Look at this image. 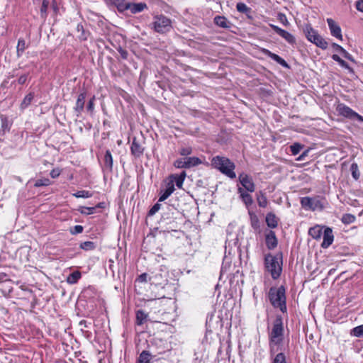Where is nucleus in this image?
Here are the masks:
<instances>
[{"label": "nucleus", "instance_id": "680f3d73", "mask_svg": "<svg viewBox=\"0 0 363 363\" xmlns=\"http://www.w3.org/2000/svg\"><path fill=\"white\" fill-rule=\"evenodd\" d=\"M332 58L333 60L338 63L342 60V59L337 55L335 54L333 55Z\"/></svg>", "mask_w": 363, "mask_h": 363}, {"label": "nucleus", "instance_id": "f704fd0d", "mask_svg": "<svg viewBox=\"0 0 363 363\" xmlns=\"http://www.w3.org/2000/svg\"><path fill=\"white\" fill-rule=\"evenodd\" d=\"M150 360L151 354L147 351L142 352L138 358L139 363H150Z\"/></svg>", "mask_w": 363, "mask_h": 363}, {"label": "nucleus", "instance_id": "a19ab883", "mask_svg": "<svg viewBox=\"0 0 363 363\" xmlns=\"http://www.w3.org/2000/svg\"><path fill=\"white\" fill-rule=\"evenodd\" d=\"M96 207H86V206H80L78 208V211L83 215H90L93 214L95 212Z\"/></svg>", "mask_w": 363, "mask_h": 363}, {"label": "nucleus", "instance_id": "603ef678", "mask_svg": "<svg viewBox=\"0 0 363 363\" xmlns=\"http://www.w3.org/2000/svg\"><path fill=\"white\" fill-rule=\"evenodd\" d=\"M84 228L82 225H77L74 227V230H71L72 234H79L83 232Z\"/></svg>", "mask_w": 363, "mask_h": 363}, {"label": "nucleus", "instance_id": "b1692460", "mask_svg": "<svg viewBox=\"0 0 363 363\" xmlns=\"http://www.w3.org/2000/svg\"><path fill=\"white\" fill-rule=\"evenodd\" d=\"M263 52L265 55H267L268 57H269L271 59L274 60V61H276L277 62L280 64L281 65L287 67V63L286 62V61L284 59H282L281 57H279L278 55L273 53L266 49H264L263 50Z\"/></svg>", "mask_w": 363, "mask_h": 363}, {"label": "nucleus", "instance_id": "393cba45", "mask_svg": "<svg viewBox=\"0 0 363 363\" xmlns=\"http://www.w3.org/2000/svg\"><path fill=\"white\" fill-rule=\"evenodd\" d=\"M323 228L320 225L312 227L308 230V234L314 239H320L323 235Z\"/></svg>", "mask_w": 363, "mask_h": 363}, {"label": "nucleus", "instance_id": "4468645a", "mask_svg": "<svg viewBox=\"0 0 363 363\" xmlns=\"http://www.w3.org/2000/svg\"><path fill=\"white\" fill-rule=\"evenodd\" d=\"M323 241L321 244L322 247L327 248L333 242V230L330 228H326L323 233Z\"/></svg>", "mask_w": 363, "mask_h": 363}, {"label": "nucleus", "instance_id": "5fc2aeb1", "mask_svg": "<svg viewBox=\"0 0 363 363\" xmlns=\"http://www.w3.org/2000/svg\"><path fill=\"white\" fill-rule=\"evenodd\" d=\"M341 67L350 70V72H352V69L349 66V65L344 61L342 59V60L338 63Z\"/></svg>", "mask_w": 363, "mask_h": 363}, {"label": "nucleus", "instance_id": "bb28decb", "mask_svg": "<svg viewBox=\"0 0 363 363\" xmlns=\"http://www.w3.org/2000/svg\"><path fill=\"white\" fill-rule=\"evenodd\" d=\"M186 169H189L193 167H196L201 164V160L196 157H189L185 158Z\"/></svg>", "mask_w": 363, "mask_h": 363}, {"label": "nucleus", "instance_id": "f3484780", "mask_svg": "<svg viewBox=\"0 0 363 363\" xmlns=\"http://www.w3.org/2000/svg\"><path fill=\"white\" fill-rule=\"evenodd\" d=\"M130 151L135 157H140L143 154L144 147L134 138L130 147Z\"/></svg>", "mask_w": 363, "mask_h": 363}, {"label": "nucleus", "instance_id": "4d7b16f0", "mask_svg": "<svg viewBox=\"0 0 363 363\" xmlns=\"http://www.w3.org/2000/svg\"><path fill=\"white\" fill-rule=\"evenodd\" d=\"M60 174V172L57 169H54L50 172V176L52 178H57Z\"/></svg>", "mask_w": 363, "mask_h": 363}, {"label": "nucleus", "instance_id": "3c124183", "mask_svg": "<svg viewBox=\"0 0 363 363\" xmlns=\"http://www.w3.org/2000/svg\"><path fill=\"white\" fill-rule=\"evenodd\" d=\"M160 208V204L156 203L155 204L149 211V216H153L155 214Z\"/></svg>", "mask_w": 363, "mask_h": 363}, {"label": "nucleus", "instance_id": "0eeeda50", "mask_svg": "<svg viewBox=\"0 0 363 363\" xmlns=\"http://www.w3.org/2000/svg\"><path fill=\"white\" fill-rule=\"evenodd\" d=\"M336 110L340 116L348 118L350 119L356 118L357 121L363 123V116L359 115L357 113L354 111L352 108L344 104H339L337 106Z\"/></svg>", "mask_w": 363, "mask_h": 363}, {"label": "nucleus", "instance_id": "49530a36", "mask_svg": "<svg viewBox=\"0 0 363 363\" xmlns=\"http://www.w3.org/2000/svg\"><path fill=\"white\" fill-rule=\"evenodd\" d=\"M277 18L285 26H289V22L284 13H279L277 15Z\"/></svg>", "mask_w": 363, "mask_h": 363}, {"label": "nucleus", "instance_id": "6e6552de", "mask_svg": "<svg viewBox=\"0 0 363 363\" xmlns=\"http://www.w3.org/2000/svg\"><path fill=\"white\" fill-rule=\"evenodd\" d=\"M284 332L283 319L281 315H277L274 321L270 337L272 339L281 338Z\"/></svg>", "mask_w": 363, "mask_h": 363}, {"label": "nucleus", "instance_id": "2eb2a0df", "mask_svg": "<svg viewBox=\"0 0 363 363\" xmlns=\"http://www.w3.org/2000/svg\"><path fill=\"white\" fill-rule=\"evenodd\" d=\"M238 192L240 194V198L247 207L250 206L253 203L252 196L248 193L249 191H245L242 187L238 189Z\"/></svg>", "mask_w": 363, "mask_h": 363}, {"label": "nucleus", "instance_id": "c85d7f7f", "mask_svg": "<svg viewBox=\"0 0 363 363\" xmlns=\"http://www.w3.org/2000/svg\"><path fill=\"white\" fill-rule=\"evenodd\" d=\"M0 118L1 121V129L0 131L4 134L6 132L9 130L11 125L6 116L1 115Z\"/></svg>", "mask_w": 363, "mask_h": 363}, {"label": "nucleus", "instance_id": "9b49d317", "mask_svg": "<svg viewBox=\"0 0 363 363\" xmlns=\"http://www.w3.org/2000/svg\"><path fill=\"white\" fill-rule=\"evenodd\" d=\"M327 23L330 30V33L333 37L342 40V30L339 25L332 18H328Z\"/></svg>", "mask_w": 363, "mask_h": 363}, {"label": "nucleus", "instance_id": "37998d69", "mask_svg": "<svg viewBox=\"0 0 363 363\" xmlns=\"http://www.w3.org/2000/svg\"><path fill=\"white\" fill-rule=\"evenodd\" d=\"M354 221H355V216L352 214L346 213L342 216V222L345 224H350V223H354Z\"/></svg>", "mask_w": 363, "mask_h": 363}, {"label": "nucleus", "instance_id": "20e7f679", "mask_svg": "<svg viewBox=\"0 0 363 363\" xmlns=\"http://www.w3.org/2000/svg\"><path fill=\"white\" fill-rule=\"evenodd\" d=\"M303 208L306 211H322L325 208V200L320 196L302 197L300 201Z\"/></svg>", "mask_w": 363, "mask_h": 363}, {"label": "nucleus", "instance_id": "f03ea898", "mask_svg": "<svg viewBox=\"0 0 363 363\" xmlns=\"http://www.w3.org/2000/svg\"><path fill=\"white\" fill-rule=\"evenodd\" d=\"M211 165L230 179L236 177L234 172L235 164L225 157H213L211 160Z\"/></svg>", "mask_w": 363, "mask_h": 363}, {"label": "nucleus", "instance_id": "0e129e2a", "mask_svg": "<svg viewBox=\"0 0 363 363\" xmlns=\"http://www.w3.org/2000/svg\"><path fill=\"white\" fill-rule=\"evenodd\" d=\"M96 207H101V204H99V206H97Z\"/></svg>", "mask_w": 363, "mask_h": 363}, {"label": "nucleus", "instance_id": "de8ad7c7", "mask_svg": "<svg viewBox=\"0 0 363 363\" xmlns=\"http://www.w3.org/2000/svg\"><path fill=\"white\" fill-rule=\"evenodd\" d=\"M273 363H286L285 356L283 353H279L276 355Z\"/></svg>", "mask_w": 363, "mask_h": 363}, {"label": "nucleus", "instance_id": "a878e982", "mask_svg": "<svg viewBox=\"0 0 363 363\" xmlns=\"http://www.w3.org/2000/svg\"><path fill=\"white\" fill-rule=\"evenodd\" d=\"M332 47L334 48L335 51L341 52L344 57L352 62H354L352 56L348 52H347L342 46L333 43L332 44Z\"/></svg>", "mask_w": 363, "mask_h": 363}, {"label": "nucleus", "instance_id": "4c0bfd02", "mask_svg": "<svg viewBox=\"0 0 363 363\" xmlns=\"http://www.w3.org/2000/svg\"><path fill=\"white\" fill-rule=\"evenodd\" d=\"M80 248L86 251L93 250L96 248V244L91 241H86L80 244Z\"/></svg>", "mask_w": 363, "mask_h": 363}, {"label": "nucleus", "instance_id": "dca6fc26", "mask_svg": "<svg viewBox=\"0 0 363 363\" xmlns=\"http://www.w3.org/2000/svg\"><path fill=\"white\" fill-rule=\"evenodd\" d=\"M146 7L145 3H128L125 11L130 10L132 13H137L143 11Z\"/></svg>", "mask_w": 363, "mask_h": 363}, {"label": "nucleus", "instance_id": "79ce46f5", "mask_svg": "<svg viewBox=\"0 0 363 363\" xmlns=\"http://www.w3.org/2000/svg\"><path fill=\"white\" fill-rule=\"evenodd\" d=\"M73 196L76 198H89L92 196V194L89 191L81 190L73 194Z\"/></svg>", "mask_w": 363, "mask_h": 363}, {"label": "nucleus", "instance_id": "6e6d98bb", "mask_svg": "<svg viewBox=\"0 0 363 363\" xmlns=\"http://www.w3.org/2000/svg\"><path fill=\"white\" fill-rule=\"evenodd\" d=\"M27 78H28V75L27 74H23V75H21L18 79V84H23L26 83V82L27 81Z\"/></svg>", "mask_w": 363, "mask_h": 363}, {"label": "nucleus", "instance_id": "4be33fe9", "mask_svg": "<svg viewBox=\"0 0 363 363\" xmlns=\"http://www.w3.org/2000/svg\"><path fill=\"white\" fill-rule=\"evenodd\" d=\"M186 172L184 171H183L180 174L171 175L170 178L172 179L171 181H173V182H175L176 186L178 188L182 189L184 181L186 178Z\"/></svg>", "mask_w": 363, "mask_h": 363}, {"label": "nucleus", "instance_id": "09e8293b", "mask_svg": "<svg viewBox=\"0 0 363 363\" xmlns=\"http://www.w3.org/2000/svg\"><path fill=\"white\" fill-rule=\"evenodd\" d=\"M302 148V146L298 143H295L291 146V151L294 155L299 153Z\"/></svg>", "mask_w": 363, "mask_h": 363}, {"label": "nucleus", "instance_id": "39448f33", "mask_svg": "<svg viewBox=\"0 0 363 363\" xmlns=\"http://www.w3.org/2000/svg\"><path fill=\"white\" fill-rule=\"evenodd\" d=\"M306 38L317 47L325 50L328 48V42L318 34L310 25H307L304 29Z\"/></svg>", "mask_w": 363, "mask_h": 363}, {"label": "nucleus", "instance_id": "ddd939ff", "mask_svg": "<svg viewBox=\"0 0 363 363\" xmlns=\"http://www.w3.org/2000/svg\"><path fill=\"white\" fill-rule=\"evenodd\" d=\"M266 245L269 250L274 249L278 244L275 233L269 230L265 235Z\"/></svg>", "mask_w": 363, "mask_h": 363}, {"label": "nucleus", "instance_id": "5701e85b", "mask_svg": "<svg viewBox=\"0 0 363 363\" xmlns=\"http://www.w3.org/2000/svg\"><path fill=\"white\" fill-rule=\"evenodd\" d=\"M249 215L250 217V225L252 228L254 229L255 232H260V222L257 216L254 213L249 211Z\"/></svg>", "mask_w": 363, "mask_h": 363}, {"label": "nucleus", "instance_id": "6ab92c4d", "mask_svg": "<svg viewBox=\"0 0 363 363\" xmlns=\"http://www.w3.org/2000/svg\"><path fill=\"white\" fill-rule=\"evenodd\" d=\"M214 23L223 28H229L230 27V22L223 16H216L214 18Z\"/></svg>", "mask_w": 363, "mask_h": 363}, {"label": "nucleus", "instance_id": "c756f323", "mask_svg": "<svg viewBox=\"0 0 363 363\" xmlns=\"http://www.w3.org/2000/svg\"><path fill=\"white\" fill-rule=\"evenodd\" d=\"M236 9L238 12L245 13L247 16H249V14L251 13V9L242 2H239L237 4Z\"/></svg>", "mask_w": 363, "mask_h": 363}, {"label": "nucleus", "instance_id": "8fccbe9b", "mask_svg": "<svg viewBox=\"0 0 363 363\" xmlns=\"http://www.w3.org/2000/svg\"><path fill=\"white\" fill-rule=\"evenodd\" d=\"M118 52H119L121 57L123 60H126L128 56V52L127 50L123 49L121 47H119L117 49Z\"/></svg>", "mask_w": 363, "mask_h": 363}, {"label": "nucleus", "instance_id": "ea45409f", "mask_svg": "<svg viewBox=\"0 0 363 363\" xmlns=\"http://www.w3.org/2000/svg\"><path fill=\"white\" fill-rule=\"evenodd\" d=\"M48 6L49 1L43 0L40 8V16L43 19H45L48 16L47 9L48 8Z\"/></svg>", "mask_w": 363, "mask_h": 363}, {"label": "nucleus", "instance_id": "cd10ccee", "mask_svg": "<svg viewBox=\"0 0 363 363\" xmlns=\"http://www.w3.org/2000/svg\"><path fill=\"white\" fill-rule=\"evenodd\" d=\"M148 315L143 310H138L136 312V323L139 325L145 323L147 320Z\"/></svg>", "mask_w": 363, "mask_h": 363}, {"label": "nucleus", "instance_id": "13d9d810", "mask_svg": "<svg viewBox=\"0 0 363 363\" xmlns=\"http://www.w3.org/2000/svg\"><path fill=\"white\" fill-rule=\"evenodd\" d=\"M356 9L358 11L363 12V1H357L356 2Z\"/></svg>", "mask_w": 363, "mask_h": 363}, {"label": "nucleus", "instance_id": "7ed1b4c3", "mask_svg": "<svg viewBox=\"0 0 363 363\" xmlns=\"http://www.w3.org/2000/svg\"><path fill=\"white\" fill-rule=\"evenodd\" d=\"M264 264L272 279H277L280 277L282 271V261L281 259L271 254H268L265 256Z\"/></svg>", "mask_w": 363, "mask_h": 363}, {"label": "nucleus", "instance_id": "423d86ee", "mask_svg": "<svg viewBox=\"0 0 363 363\" xmlns=\"http://www.w3.org/2000/svg\"><path fill=\"white\" fill-rule=\"evenodd\" d=\"M152 23L155 30L160 33L169 32L172 28L171 20L164 15L155 16Z\"/></svg>", "mask_w": 363, "mask_h": 363}, {"label": "nucleus", "instance_id": "2f4dec72", "mask_svg": "<svg viewBox=\"0 0 363 363\" xmlns=\"http://www.w3.org/2000/svg\"><path fill=\"white\" fill-rule=\"evenodd\" d=\"M80 278H81V273H80V272L75 271V272L71 273L68 276V277L67 279V281L69 284H73L77 283Z\"/></svg>", "mask_w": 363, "mask_h": 363}, {"label": "nucleus", "instance_id": "e2e57ef3", "mask_svg": "<svg viewBox=\"0 0 363 363\" xmlns=\"http://www.w3.org/2000/svg\"><path fill=\"white\" fill-rule=\"evenodd\" d=\"M253 296H254V298H255V301H257V297H256V296H255V289H253Z\"/></svg>", "mask_w": 363, "mask_h": 363}, {"label": "nucleus", "instance_id": "e433bc0d", "mask_svg": "<svg viewBox=\"0 0 363 363\" xmlns=\"http://www.w3.org/2000/svg\"><path fill=\"white\" fill-rule=\"evenodd\" d=\"M51 184V182L48 178H42L37 179L34 184L35 187L47 186Z\"/></svg>", "mask_w": 363, "mask_h": 363}, {"label": "nucleus", "instance_id": "864d4df0", "mask_svg": "<svg viewBox=\"0 0 363 363\" xmlns=\"http://www.w3.org/2000/svg\"><path fill=\"white\" fill-rule=\"evenodd\" d=\"M94 96H93L89 101L88 104H87V111H90V112H92L94 111Z\"/></svg>", "mask_w": 363, "mask_h": 363}, {"label": "nucleus", "instance_id": "aec40b11", "mask_svg": "<svg viewBox=\"0 0 363 363\" xmlns=\"http://www.w3.org/2000/svg\"><path fill=\"white\" fill-rule=\"evenodd\" d=\"M174 186L173 184V181H170L167 186L166 189L163 191L159 199V201H164L166 200L174 191Z\"/></svg>", "mask_w": 363, "mask_h": 363}, {"label": "nucleus", "instance_id": "1a4fd4ad", "mask_svg": "<svg viewBox=\"0 0 363 363\" xmlns=\"http://www.w3.org/2000/svg\"><path fill=\"white\" fill-rule=\"evenodd\" d=\"M239 181L245 191L254 192L255 191V184L252 179L245 173H241L239 175Z\"/></svg>", "mask_w": 363, "mask_h": 363}, {"label": "nucleus", "instance_id": "7c9ffc66", "mask_svg": "<svg viewBox=\"0 0 363 363\" xmlns=\"http://www.w3.org/2000/svg\"><path fill=\"white\" fill-rule=\"evenodd\" d=\"M26 48H27V45H26L25 40L23 38L18 39L17 47H16V49H17L16 52H17L18 57H20L23 55V53L24 52Z\"/></svg>", "mask_w": 363, "mask_h": 363}, {"label": "nucleus", "instance_id": "c03bdc74", "mask_svg": "<svg viewBox=\"0 0 363 363\" xmlns=\"http://www.w3.org/2000/svg\"><path fill=\"white\" fill-rule=\"evenodd\" d=\"M185 158L177 159L174 162V166L178 169H186Z\"/></svg>", "mask_w": 363, "mask_h": 363}, {"label": "nucleus", "instance_id": "f257e3e1", "mask_svg": "<svg viewBox=\"0 0 363 363\" xmlns=\"http://www.w3.org/2000/svg\"><path fill=\"white\" fill-rule=\"evenodd\" d=\"M286 289L284 286L271 287L268 292V298L272 306L279 308L283 313H286Z\"/></svg>", "mask_w": 363, "mask_h": 363}, {"label": "nucleus", "instance_id": "a18cd8bd", "mask_svg": "<svg viewBox=\"0 0 363 363\" xmlns=\"http://www.w3.org/2000/svg\"><path fill=\"white\" fill-rule=\"evenodd\" d=\"M192 153V148L190 146L182 147L179 150V154L182 156H188Z\"/></svg>", "mask_w": 363, "mask_h": 363}, {"label": "nucleus", "instance_id": "052dcab7", "mask_svg": "<svg viewBox=\"0 0 363 363\" xmlns=\"http://www.w3.org/2000/svg\"><path fill=\"white\" fill-rule=\"evenodd\" d=\"M77 30H82V36H80L79 38L82 39V40H86V36L84 35V30H83V26L82 25H78L77 26Z\"/></svg>", "mask_w": 363, "mask_h": 363}, {"label": "nucleus", "instance_id": "72a5a7b5", "mask_svg": "<svg viewBox=\"0 0 363 363\" xmlns=\"http://www.w3.org/2000/svg\"><path fill=\"white\" fill-rule=\"evenodd\" d=\"M33 97L34 95L33 93H29L28 94H27L24 97L23 101L21 104V108L24 109L26 107H28L30 104L32 100L33 99Z\"/></svg>", "mask_w": 363, "mask_h": 363}, {"label": "nucleus", "instance_id": "412c9836", "mask_svg": "<svg viewBox=\"0 0 363 363\" xmlns=\"http://www.w3.org/2000/svg\"><path fill=\"white\" fill-rule=\"evenodd\" d=\"M86 94L84 92L79 94L77 97V100L76 102V106L74 107L75 111L78 113H81L84 110V103H85Z\"/></svg>", "mask_w": 363, "mask_h": 363}, {"label": "nucleus", "instance_id": "f8f14e48", "mask_svg": "<svg viewBox=\"0 0 363 363\" xmlns=\"http://www.w3.org/2000/svg\"><path fill=\"white\" fill-rule=\"evenodd\" d=\"M103 171L110 173L113 170V157L110 150H106L103 160Z\"/></svg>", "mask_w": 363, "mask_h": 363}, {"label": "nucleus", "instance_id": "58836bf2", "mask_svg": "<svg viewBox=\"0 0 363 363\" xmlns=\"http://www.w3.org/2000/svg\"><path fill=\"white\" fill-rule=\"evenodd\" d=\"M350 334L357 337H363V325L354 328Z\"/></svg>", "mask_w": 363, "mask_h": 363}, {"label": "nucleus", "instance_id": "9d476101", "mask_svg": "<svg viewBox=\"0 0 363 363\" xmlns=\"http://www.w3.org/2000/svg\"><path fill=\"white\" fill-rule=\"evenodd\" d=\"M269 26L277 35L283 38L289 44L293 45L296 43L294 36L288 31L274 24H269Z\"/></svg>", "mask_w": 363, "mask_h": 363}, {"label": "nucleus", "instance_id": "473e14b6", "mask_svg": "<svg viewBox=\"0 0 363 363\" xmlns=\"http://www.w3.org/2000/svg\"><path fill=\"white\" fill-rule=\"evenodd\" d=\"M257 203L259 207L265 208L267 206L268 201L266 196L262 191L257 195Z\"/></svg>", "mask_w": 363, "mask_h": 363}, {"label": "nucleus", "instance_id": "a211bd4d", "mask_svg": "<svg viewBox=\"0 0 363 363\" xmlns=\"http://www.w3.org/2000/svg\"><path fill=\"white\" fill-rule=\"evenodd\" d=\"M267 226L270 228H276L278 226L279 219L276 215L272 212L268 213L265 218Z\"/></svg>", "mask_w": 363, "mask_h": 363}, {"label": "nucleus", "instance_id": "c9c22d12", "mask_svg": "<svg viewBox=\"0 0 363 363\" xmlns=\"http://www.w3.org/2000/svg\"><path fill=\"white\" fill-rule=\"evenodd\" d=\"M352 177L354 180H358L360 177L359 167L357 163H352L350 167Z\"/></svg>", "mask_w": 363, "mask_h": 363}, {"label": "nucleus", "instance_id": "bf43d9fd", "mask_svg": "<svg viewBox=\"0 0 363 363\" xmlns=\"http://www.w3.org/2000/svg\"><path fill=\"white\" fill-rule=\"evenodd\" d=\"M147 274L146 273H143L142 274H140L138 277V280L140 281V282H146L147 281Z\"/></svg>", "mask_w": 363, "mask_h": 363}]
</instances>
